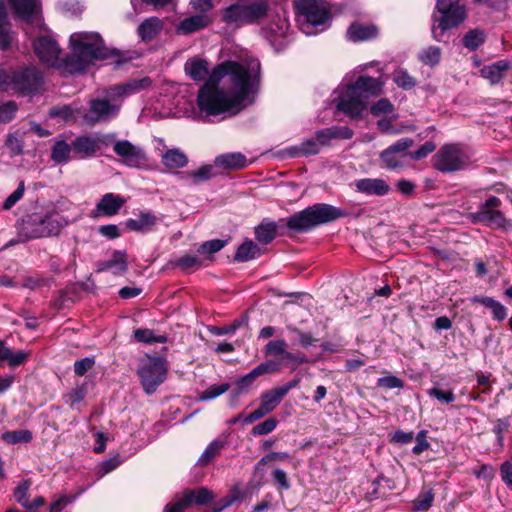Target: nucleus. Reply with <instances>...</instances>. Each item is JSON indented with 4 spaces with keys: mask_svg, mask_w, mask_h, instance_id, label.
<instances>
[{
    "mask_svg": "<svg viewBox=\"0 0 512 512\" xmlns=\"http://www.w3.org/2000/svg\"><path fill=\"white\" fill-rule=\"evenodd\" d=\"M259 68V63L248 67L235 61H225L209 73L208 61L197 56L184 64L186 75L193 81H203L208 77L197 95L198 108L206 116L235 115L252 104Z\"/></svg>",
    "mask_w": 512,
    "mask_h": 512,
    "instance_id": "nucleus-1",
    "label": "nucleus"
},
{
    "mask_svg": "<svg viewBox=\"0 0 512 512\" xmlns=\"http://www.w3.org/2000/svg\"><path fill=\"white\" fill-rule=\"evenodd\" d=\"M72 53L64 60V68L69 73H82L95 60L108 57L103 39L96 32H75L70 36Z\"/></svg>",
    "mask_w": 512,
    "mask_h": 512,
    "instance_id": "nucleus-2",
    "label": "nucleus"
},
{
    "mask_svg": "<svg viewBox=\"0 0 512 512\" xmlns=\"http://www.w3.org/2000/svg\"><path fill=\"white\" fill-rule=\"evenodd\" d=\"M468 17L467 6L460 0H436L431 15V33L435 41L441 42L447 31L458 28Z\"/></svg>",
    "mask_w": 512,
    "mask_h": 512,
    "instance_id": "nucleus-3",
    "label": "nucleus"
},
{
    "mask_svg": "<svg viewBox=\"0 0 512 512\" xmlns=\"http://www.w3.org/2000/svg\"><path fill=\"white\" fill-rule=\"evenodd\" d=\"M346 212L326 203H317L287 218L286 227L302 233L346 216Z\"/></svg>",
    "mask_w": 512,
    "mask_h": 512,
    "instance_id": "nucleus-4",
    "label": "nucleus"
},
{
    "mask_svg": "<svg viewBox=\"0 0 512 512\" xmlns=\"http://www.w3.org/2000/svg\"><path fill=\"white\" fill-rule=\"evenodd\" d=\"M267 10L268 5L264 0L238 2L223 10L222 20L228 25L240 27L264 18Z\"/></svg>",
    "mask_w": 512,
    "mask_h": 512,
    "instance_id": "nucleus-5",
    "label": "nucleus"
},
{
    "mask_svg": "<svg viewBox=\"0 0 512 512\" xmlns=\"http://www.w3.org/2000/svg\"><path fill=\"white\" fill-rule=\"evenodd\" d=\"M168 366L161 357L147 356L142 359L137 369L140 383L144 392L152 395L158 387L166 380Z\"/></svg>",
    "mask_w": 512,
    "mask_h": 512,
    "instance_id": "nucleus-6",
    "label": "nucleus"
},
{
    "mask_svg": "<svg viewBox=\"0 0 512 512\" xmlns=\"http://www.w3.org/2000/svg\"><path fill=\"white\" fill-rule=\"evenodd\" d=\"M42 77L35 68H22L7 73L0 69V87L6 85L26 95L34 93L41 86Z\"/></svg>",
    "mask_w": 512,
    "mask_h": 512,
    "instance_id": "nucleus-7",
    "label": "nucleus"
},
{
    "mask_svg": "<svg viewBox=\"0 0 512 512\" xmlns=\"http://www.w3.org/2000/svg\"><path fill=\"white\" fill-rule=\"evenodd\" d=\"M434 167L444 173L459 171L467 167L471 158L466 149L459 144H447L433 157Z\"/></svg>",
    "mask_w": 512,
    "mask_h": 512,
    "instance_id": "nucleus-8",
    "label": "nucleus"
},
{
    "mask_svg": "<svg viewBox=\"0 0 512 512\" xmlns=\"http://www.w3.org/2000/svg\"><path fill=\"white\" fill-rule=\"evenodd\" d=\"M118 111L119 106L111 103V101L95 98L89 101L87 108H78L77 116L82 118L86 125L94 126L98 122L108 121L110 118L115 117Z\"/></svg>",
    "mask_w": 512,
    "mask_h": 512,
    "instance_id": "nucleus-9",
    "label": "nucleus"
},
{
    "mask_svg": "<svg viewBox=\"0 0 512 512\" xmlns=\"http://www.w3.org/2000/svg\"><path fill=\"white\" fill-rule=\"evenodd\" d=\"M501 200L496 196L489 197L479 209L470 214L473 223H482L492 228L505 229L510 223L499 210Z\"/></svg>",
    "mask_w": 512,
    "mask_h": 512,
    "instance_id": "nucleus-10",
    "label": "nucleus"
},
{
    "mask_svg": "<svg viewBox=\"0 0 512 512\" xmlns=\"http://www.w3.org/2000/svg\"><path fill=\"white\" fill-rule=\"evenodd\" d=\"M294 3L297 12L313 26L323 25L330 17L326 0H294Z\"/></svg>",
    "mask_w": 512,
    "mask_h": 512,
    "instance_id": "nucleus-11",
    "label": "nucleus"
},
{
    "mask_svg": "<svg viewBox=\"0 0 512 512\" xmlns=\"http://www.w3.org/2000/svg\"><path fill=\"white\" fill-rule=\"evenodd\" d=\"M414 144L411 138H402L390 145L387 149L381 152L380 158L382 162L389 169H397L404 166L405 159L409 157L410 152H407Z\"/></svg>",
    "mask_w": 512,
    "mask_h": 512,
    "instance_id": "nucleus-12",
    "label": "nucleus"
},
{
    "mask_svg": "<svg viewBox=\"0 0 512 512\" xmlns=\"http://www.w3.org/2000/svg\"><path fill=\"white\" fill-rule=\"evenodd\" d=\"M34 51L39 60L51 67L60 65L61 49L49 36H42L34 41Z\"/></svg>",
    "mask_w": 512,
    "mask_h": 512,
    "instance_id": "nucleus-13",
    "label": "nucleus"
},
{
    "mask_svg": "<svg viewBox=\"0 0 512 512\" xmlns=\"http://www.w3.org/2000/svg\"><path fill=\"white\" fill-rule=\"evenodd\" d=\"M367 108V102L351 86L339 97L337 109L351 118H359Z\"/></svg>",
    "mask_w": 512,
    "mask_h": 512,
    "instance_id": "nucleus-14",
    "label": "nucleus"
},
{
    "mask_svg": "<svg viewBox=\"0 0 512 512\" xmlns=\"http://www.w3.org/2000/svg\"><path fill=\"white\" fill-rule=\"evenodd\" d=\"M114 153L121 158L123 164L129 167H139L147 160L143 149L128 140L116 141L114 143Z\"/></svg>",
    "mask_w": 512,
    "mask_h": 512,
    "instance_id": "nucleus-15",
    "label": "nucleus"
},
{
    "mask_svg": "<svg viewBox=\"0 0 512 512\" xmlns=\"http://www.w3.org/2000/svg\"><path fill=\"white\" fill-rule=\"evenodd\" d=\"M357 192L366 196L382 197L390 193V184L382 178H362L354 182Z\"/></svg>",
    "mask_w": 512,
    "mask_h": 512,
    "instance_id": "nucleus-16",
    "label": "nucleus"
},
{
    "mask_svg": "<svg viewBox=\"0 0 512 512\" xmlns=\"http://www.w3.org/2000/svg\"><path fill=\"white\" fill-rule=\"evenodd\" d=\"M350 86L367 102L369 97L378 96L382 93L383 83L379 79L362 75Z\"/></svg>",
    "mask_w": 512,
    "mask_h": 512,
    "instance_id": "nucleus-17",
    "label": "nucleus"
},
{
    "mask_svg": "<svg viewBox=\"0 0 512 512\" xmlns=\"http://www.w3.org/2000/svg\"><path fill=\"white\" fill-rule=\"evenodd\" d=\"M125 199L114 193H106L96 204V213L106 217L116 215L125 204Z\"/></svg>",
    "mask_w": 512,
    "mask_h": 512,
    "instance_id": "nucleus-18",
    "label": "nucleus"
},
{
    "mask_svg": "<svg viewBox=\"0 0 512 512\" xmlns=\"http://www.w3.org/2000/svg\"><path fill=\"white\" fill-rule=\"evenodd\" d=\"M211 23V19L206 14L192 15L184 18L176 26V32L179 35H188L204 29Z\"/></svg>",
    "mask_w": 512,
    "mask_h": 512,
    "instance_id": "nucleus-19",
    "label": "nucleus"
},
{
    "mask_svg": "<svg viewBox=\"0 0 512 512\" xmlns=\"http://www.w3.org/2000/svg\"><path fill=\"white\" fill-rule=\"evenodd\" d=\"M378 33L376 25L359 22L352 23L347 30V36L353 42L372 40L378 36Z\"/></svg>",
    "mask_w": 512,
    "mask_h": 512,
    "instance_id": "nucleus-20",
    "label": "nucleus"
},
{
    "mask_svg": "<svg viewBox=\"0 0 512 512\" xmlns=\"http://www.w3.org/2000/svg\"><path fill=\"white\" fill-rule=\"evenodd\" d=\"M40 221L43 227L41 234H46V237L58 235L61 229L68 224V220L58 212H51L45 216H40Z\"/></svg>",
    "mask_w": 512,
    "mask_h": 512,
    "instance_id": "nucleus-21",
    "label": "nucleus"
},
{
    "mask_svg": "<svg viewBox=\"0 0 512 512\" xmlns=\"http://www.w3.org/2000/svg\"><path fill=\"white\" fill-rule=\"evenodd\" d=\"M14 13L24 21H30L40 9V0H9Z\"/></svg>",
    "mask_w": 512,
    "mask_h": 512,
    "instance_id": "nucleus-22",
    "label": "nucleus"
},
{
    "mask_svg": "<svg viewBox=\"0 0 512 512\" xmlns=\"http://www.w3.org/2000/svg\"><path fill=\"white\" fill-rule=\"evenodd\" d=\"M215 166L227 170H239L247 167L248 161L240 152L226 153L215 158Z\"/></svg>",
    "mask_w": 512,
    "mask_h": 512,
    "instance_id": "nucleus-23",
    "label": "nucleus"
},
{
    "mask_svg": "<svg viewBox=\"0 0 512 512\" xmlns=\"http://www.w3.org/2000/svg\"><path fill=\"white\" fill-rule=\"evenodd\" d=\"M72 147L75 153L80 158H90L100 150L98 140L91 136H79L72 142Z\"/></svg>",
    "mask_w": 512,
    "mask_h": 512,
    "instance_id": "nucleus-24",
    "label": "nucleus"
},
{
    "mask_svg": "<svg viewBox=\"0 0 512 512\" xmlns=\"http://www.w3.org/2000/svg\"><path fill=\"white\" fill-rule=\"evenodd\" d=\"M157 217L148 211L140 212L137 218L128 219L125 222V226L131 231L137 232H148L153 229V227L157 224Z\"/></svg>",
    "mask_w": 512,
    "mask_h": 512,
    "instance_id": "nucleus-25",
    "label": "nucleus"
},
{
    "mask_svg": "<svg viewBox=\"0 0 512 512\" xmlns=\"http://www.w3.org/2000/svg\"><path fill=\"white\" fill-rule=\"evenodd\" d=\"M510 69L508 61L499 60L491 65H486L480 70L483 78L489 80L492 85L498 84L504 77V74Z\"/></svg>",
    "mask_w": 512,
    "mask_h": 512,
    "instance_id": "nucleus-26",
    "label": "nucleus"
},
{
    "mask_svg": "<svg viewBox=\"0 0 512 512\" xmlns=\"http://www.w3.org/2000/svg\"><path fill=\"white\" fill-rule=\"evenodd\" d=\"M182 497L185 501V504H187V506L190 507L193 504L205 505L211 502L215 496L213 492L210 491L208 488L199 487L196 489L184 490L182 493Z\"/></svg>",
    "mask_w": 512,
    "mask_h": 512,
    "instance_id": "nucleus-27",
    "label": "nucleus"
},
{
    "mask_svg": "<svg viewBox=\"0 0 512 512\" xmlns=\"http://www.w3.org/2000/svg\"><path fill=\"white\" fill-rule=\"evenodd\" d=\"M42 230L40 216H29L21 225L20 236L26 240L46 237V234H41Z\"/></svg>",
    "mask_w": 512,
    "mask_h": 512,
    "instance_id": "nucleus-28",
    "label": "nucleus"
},
{
    "mask_svg": "<svg viewBox=\"0 0 512 512\" xmlns=\"http://www.w3.org/2000/svg\"><path fill=\"white\" fill-rule=\"evenodd\" d=\"M12 41L11 24L7 17L5 3L3 0H0V49H9Z\"/></svg>",
    "mask_w": 512,
    "mask_h": 512,
    "instance_id": "nucleus-29",
    "label": "nucleus"
},
{
    "mask_svg": "<svg viewBox=\"0 0 512 512\" xmlns=\"http://www.w3.org/2000/svg\"><path fill=\"white\" fill-rule=\"evenodd\" d=\"M283 398L277 388L267 390L261 394V404L257 409L264 417L274 411Z\"/></svg>",
    "mask_w": 512,
    "mask_h": 512,
    "instance_id": "nucleus-30",
    "label": "nucleus"
},
{
    "mask_svg": "<svg viewBox=\"0 0 512 512\" xmlns=\"http://www.w3.org/2000/svg\"><path fill=\"white\" fill-rule=\"evenodd\" d=\"M151 84L152 81L149 77L131 79L122 85L116 86L114 93L118 96L131 95L147 89Z\"/></svg>",
    "mask_w": 512,
    "mask_h": 512,
    "instance_id": "nucleus-31",
    "label": "nucleus"
},
{
    "mask_svg": "<svg viewBox=\"0 0 512 512\" xmlns=\"http://www.w3.org/2000/svg\"><path fill=\"white\" fill-rule=\"evenodd\" d=\"M113 268H116L120 273L127 270V256L125 252L114 251L111 259L97 263L96 271L103 272Z\"/></svg>",
    "mask_w": 512,
    "mask_h": 512,
    "instance_id": "nucleus-32",
    "label": "nucleus"
},
{
    "mask_svg": "<svg viewBox=\"0 0 512 512\" xmlns=\"http://www.w3.org/2000/svg\"><path fill=\"white\" fill-rule=\"evenodd\" d=\"M28 358V353L24 351L13 352L10 348L5 346L4 342L0 340V367L5 361L9 366L16 367L23 364Z\"/></svg>",
    "mask_w": 512,
    "mask_h": 512,
    "instance_id": "nucleus-33",
    "label": "nucleus"
},
{
    "mask_svg": "<svg viewBox=\"0 0 512 512\" xmlns=\"http://www.w3.org/2000/svg\"><path fill=\"white\" fill-rule=\"evenodd\" d=\"M162 21L157 17H151L143 21L138 27V34L144 41L155 38L162 30Z\"/></svg>",
    "mask_w": 512,
    "mask_h": 512,
    "instance_id": "nucleus-34",
    "label": "nucleus"
},
{
    "mask_svg": "<svg viewBox=\"0 0 512 512\" xmlns=\"http://www.w3.org/2000/svg\"><path fill=\"white\" fill-rule=\"evenodd\" d=\"M162 164L168 169L183 168L188 163L187 156L177 148L169 149L162 155Z\"/></svg>",
    "mask_w": 512,
    "mask_h": 512,
    "instance_id": "nucleus-35",
    "label": "nucleus"
},
{
    "mask_svg": "<svg viewBox=\"0 0 512 512\" xmlns=\"http://www.w3.org/2000/svg\"><path fill=\"white\" fill-rule=\"evenodd\" d=\"M277 223L263 220L255 228V238L261 244H269L277 235Z\"/></svg>",
    "mask_w": 512,
    "mask_h": 512,
    "instance_id": "nucleus-36",
    "label": "nucleus"
},
{
    "mask_svg": "<svg viewBox=\"0 0 512 512\" xmlns=\"http://www.w3.org/2000/svg\"><path fill=\"white\" fill-rule=\"evenodd\" d=\"M261 255V248L252 240H246L238 247L234 259L238 262H246Z\"/></svg>",
    "mask_w": 512,
    "mask_h": 512,
    "instance_id": "nucleus-37",
    "label": "nucleus"
},
{
    "mask_svg": "<svg viewBox=\"0 0 512 512\" xmlns=\"http://www.w3.org/2000/svg\"><path fill=\"white\" fill-rule=\"evenodd\" d=\"M474 302L480 303L485 307L491 309L493 317L497 321H503L507 316L506 307L499 301L488 296H476L473 298Z\"/></svg>",
    "mask_w": 512,
    "mask_h": 512,
    "instance_id": "nucleus-38",
    "label": "nucleus"
},
{
    "mask_svg": "<svg viewBox=\"0 0 512 512\" xmlns=\"http://www.w3.org/2000/svg\"><path fill=\"white\" fill-rule=\"evenodd\" d=\"M225 445L226 441L220 438L212 441L199 457L197 464L199 466H206L209 464L217 455L220 454Z\"/></svg>",
    "mask_w": 512,
    "mask_h": 512,
    "instance_id": "nucleus-39",
    "label": "nucleus"
},
{
    "mask_svg": "<svg viewBox=\"0 0 512 512\" xmlns=\"http://www.w3.org/2000/svg\"><path fill=\"white\" fill-rule=\"evenodd\" d=\"M319 151L320 147L316 139H307L301 144L289 148V153L293 157L315 155Z\"/></svg>",
    "mask_w": 512,
    "mask_h": 512,
    "instance_id": "nucleus-40",
    "label": "nucleus"
},
{
    "mask_svg": "<svg viewBox=\"0 0 512 512\" xmlns=\"http://www.w3.org/2000/svg\"><path fill=\"white\" fill-rule=\"evenodd\" d=\"M72 145L68 144L64 140L56 141L51 151V159L57 163H66L70 158Z\"/></svg>",
    "mask_w": 512,
    "mask_h": 512,
    "instance_id": "nucleus-41",
    "label": "nucleus"
},
{
    "mask_svg": "<svg viewBox=\"0 0 512 512\" xmlns=\"http://www.w3.org/2000/svg\"><path fill=\"white\" fill-rule=\"evenodd\" d=\"M484 41L485 33L479 28L469 30L462 38L463 46L471 51L479 48Z\"/></svg>",
    "mask_w": 512,
    "mask_h": 512,
    "instance_id": "nucleus-42",
    "label": "nucleus"
},
{
    "mask_svg": "<svg viewBox=\"0 0 512 512\" xmlns=\"http://www.w3.org/2000/svg\"><path fill=\"white\" fill-rule=\"evenodd\" d=\"M32 485L30 479L22 480L14 489V497L16 501L26 509H32V504L29 501V489Z\"/></svg>",
    "mask_w": 512,
    "mask_h": 512,
    "instance_id": "nucleus-43",
    "label": "nucleus"
},
{
    "mask_svg": "<svg viewBox=\"0 0 512 512\" xmlns=\"http://www.w3.org/2000/svg\"><path fill=\"white\" fill-rule=\"evenodd\" d=\"M214 170L213 165H204L195 171L187 172L185 177L189 179L192 184H199L216 176Z\"/></svg>",
    "mask_w": 512,
    "mask_h": 512,
    "instance_id": "nucleus-44",
    "label": "nucleus"
},
{
    "mask_svg": "<svg viewBox=\"0 0 512 512\" xmlns=\"http://www.w3.org/2000/svg\"><path fill=\"white\" fill-rule=\"evenodd\" d=\"M134 338L137 342L152 344V343H165L167 337L164 335H155L151 329H136L134 331Z\"/></svg>",
    "mask_w": 512,
    "mask_h": 512,
    "instance_id": "nucleus-45",
    "label": "nucleus"
},
{
    "mask_svg": "<svg viewBox=\"0 0 512 512\" xmlns=\"http://www.w3.org/2000/svg\"><path fill=\"white\" fill-rule=\"evenodd\" d=\"M2 439L9 444L28 443L32 440L29 430L8 431L2 434Z\"/></svg>",
    "mask_w": 512,
    "mask_h": 512,
    "instance_id": "nucleus-46",
    "label": "nucleus"
},
{
    "mask_svg": "<svg viewBox=\"0 0 512 512\" xmlns=\"http://www.w3.org/2000/svg\"><path fill=\"white\" fill-rule=\"evenodd\" d=\"M5 146L12 156L20 155L23 152V138L19 131L9 133L6 137Z\"/></svg>",
    "mask_w": 512,
    "mask_h": 512,
    "instance_id": "nucleus-47",
    "label": "nucleus"
},
{
    "mask_svg": "<svg viewBox=\"0 0 512 512\" xmlns=\"http://www.w3.org/2000/svg\"><path fill=\"white\" fill-rule=\"evenodd\" d=\"M76 115L77 109L74 110L71 106L68 105L52 107L49 110V116L51 118H59L66 122L74 120Z\"/></svg>",
    "mask_w": 512,
    "mask_h": 512,
    "instance_id": "nucleus-48",
    "label": "nucleus"
},
{
    "mask_svg": "<svg viewBox=\"0 0 512 512\" xmlns=\"http://www.w3.org/2000/svg\"><path fill=\"white\" fill-rule=\"evenodd\" d=\"M393 81L400 88L405 90H409L413 88L416 84V81L406 70L398 69L393 73Z\"/></svg>",
    "mask_w": 512,
    "mask_h": 512,
    "instance_id": "nucleus-49",
    "label": "nucleus"
},
{
    "mask_svg": "<svg viewBox=\"0 0 512 512\" xmlns=\"http://www.w3.org/2000/svg\"><path fill=\"white\" fill-rule=\"evenodd\" d=\"M427 394L430 397L435 398L439 402L444 403V404H450V403L454 402L456 399V395L450 389L444 390V389H441L438 387H433V388L427 390Z\"/></svg>",
    "mask_w": 512,
    "mask_h": 512,
    "instance_id": "nucleus-50",
    "label": "nucleus"
},
{
    "mask_svg": "<svg viewBox=\"0 0 512 512\" xmlns=\"http://www.w3.org/2000/svg\"><path fill=\"white\" fill-rule=\"evenodd\" d=\"M441 58V49L436 46H430L427 49L423 50L420 54V60L430 66H435L439 63Z\"/></svg>",
    "mask_w": 512,
    "mask_h": 512,
    "instance_id": "nucleus-51",
    "label": "nucleus"
},
{
    "mask_svg": "<svg viewBox=\"0 0 512 512\" xmlns=\"http://www.w3.org/2000/svg\"><path fill=\"white\" fill-rule=\"evenodd\" d=\"M229 388V383H224L221 385H211L199 395V399L202 401L212 400L227 392Z\"/></svg>",
    "mask_w": 512,
    "mask_h": 512,
    "instance_id": "nucleus-52",
    "label": "nucleus"
},
{
    "mask_svg": "<svg viewBox=\"0 0 512 512\" xmlns=\"http://www.w3.org/2000/svg\"><path fill=\"white\" fill-rule=\"evenodd\" d=\"M175 266L183 270H190L192 268H199L202 266L201 259L192 254H185L177 259Z\"/></svg>",
    "mask_w": 512,
    "mask_h": 512,
    "instance_id": "nucleus-53",
    "label": "nucleus"
},
{
    "mask_svg": "<svg viewBox=\"0 0 512 512\" xmlns=\"http://www.w3.org/2000/svg\"><path fill=\"white\" fill-rule=\"evenodd\" d=\"M278 421L276 418L271 417L266 419L265 421L257 424L254 426L251 430V434L254 436H262L267 435L274 431V429L277 427Z\"/></svg>",
    "mask_w": 512,
    "mask_h": 512,
    "instance_id": "nucleus-54",
    "label": "nucleus"
},
{
    "mask_svg": "<svg viewBox=\"0 0 512 512\" xmlns=\"http://www.w3.org/2000/svg\"><path fill=\"white\" fill-rule=\"evenodd\" d=\"M225 245H226V241L221 240V239H213V240H209V241H206L203 244H201L199 246V248L197 249V252L202 255H205V254L212 255V254L220 251L222 248H224Z\"/></svg>",
    "mask_w": 512,
    "mask_h": 512,
    "instance_id": "nucleus-55",
    "label": "nucleus"
},
{
    "mask_svg": "<svg viewBox=\"0 0 512 512\" xmlns=\"http://www.w3.org/2000/svg\"><path fill=\"white\" fill-rule=\"evenodd\" d=\"M25 192V184L24 181H21L17 187V189L12 192L3 202L2 209L10 210L13 206L18 203L24 195Z\"/></svg>",
    "mask_w": 512,
    "mask_h": 512,
    "instance_id": "nucleus-56",
    "label": "nucleus"
},
{
    "mask_svg": "<svg viewBox=\"0 0 512 512\" xmlns=\"http://www.w3.org/2000/svg\"><path fill=\"white\" fill-rule=\"evenodd\" d=\"M18 107L15 102L7 101L0 104V122L8 123L12 121L16 115Z\"/></svg>",
    "mask_w": 512,
    "mask_h": 512,
    "instance_id": "nucleus-57",
    "label": "nucleus"
},
{
    "mask_svg": "<svg viewBox=\"0 0 512 512\" xmlns=\"http://www.w3.org/2000/svg\"><path fill=\"white\" fill-rule=\"evenodd\" d=\"M279 371V363L267 360L250 371V376L259 377L267 373H275Z\"/></svg>",
    "mask_w": 512,
    "mask_h": 512,
    "instance_id": "nucleus-58",
    "label": "nucleus"
},
{
    "mask_svg": "<svg viewBox=\"0 0 512 512\" xmlns=\"http://www.w3.org/2000/svg\"><path fill=\"white\" fill-rule=\"evenodd\" d=\"M433 500L434 493L431 489L422 492L414 502V509L416 511H426L431 507Z\"/></svg>",
    "mask_w": 512,
    "mask_h": 512,
    "instance_id": "nucleus-59",
    "label": "nucleus"
},
{
    "mask_svg": "<svg viewBox=\"0 0 512 512\" xmlns=\"http://www.w3.org/2000/svg\"><path fill=\"white\" fill-rule=\"evenodd\" d=\"M287 348V343L283 339L272 340L269 341L264 349V353L266 356H278L285 353V349Z\"/></svg>",
    "mask_w": 512,
    "mask_h": 512,
    "instance_id": "nucleus-60",
    "label": "nucleus"
},
{
    "mask_svg": "<svg viewBox=\"0 0 512 512\" xmlns=\"http://www.w3.org/2000/svg\"><path fill=\"white\" fill-rule=\"evenodd\" d=\"M405 383L402 379L394 376V375H387L381 378H378L377 380V386L386 388V389H402L404 387Z\"/></svg>",
    "mask_w": 512,
    "mask_h": 512,
    "instance_id": "nucleus-61",
    "label": "nucleus"
},
{
    "mask_svg": "<svg viewBox=\"0 0 512 512\" xmlns=\"http://www.w3.org/2000/svg\"><path fill=\"white\" fill-rule=\"evenodd\" d=\"M393 110H394L393 104L386 98H381L376 103H374L370 108V112L374 116H380L382 114H389V113H392Z\"/></svg>",
    "mask_w": 512,
    "mask_h": 512,
    "instance_id": "nucleus-62",
    "label": "nucleus"
},
{
    "mask_svg": "<svg viewBox=\"0 0 512 512\" xmlns=\"http://www.w3.org/2000/svg\"><path fill=\"white\" fill-rule=\"evenodd\" d=\"M87 394V387L85 384L75 387L68 395H66V402L69 403L71 407L75 404L81 402Z\"/></svg>",
    "mask_w": 512,
    "mask_h": 512,
    "instance_id": "nucleus-63",
    "label": "nucleus"
},
{
    "mask_svg": "<svg viewBox=\"0 0 512 512\" xmlns=\"http://www.w3.org/2000/svg\"><path fill=\"white\" fill-rule=\"evenodd\" d=\"M436 145L432 141L425 142L418 150L410 152L409 157L413 160H421L434 152Z\"/></svg>",
    "mask_w": 512,
    "mask_h": 512,
    "instance_id": "nucleus-64",
    "label": "nucleus"
}]
</instances>
